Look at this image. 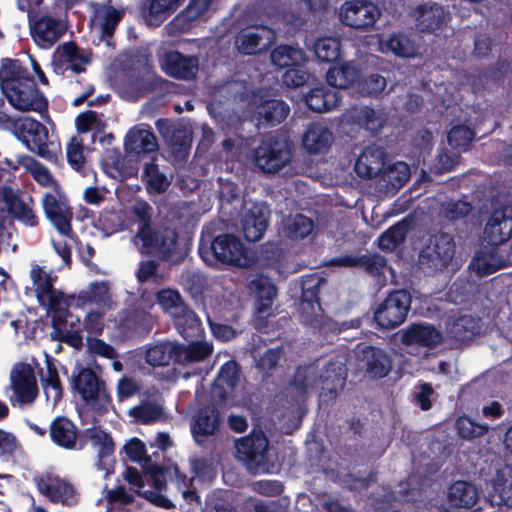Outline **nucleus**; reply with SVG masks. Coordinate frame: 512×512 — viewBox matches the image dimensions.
<instances>
[{"label":"nucleus","mask_w":512,"mask_h":512,"mask_svg":"<svg viewBox=\"0 0 512 512\" xmlns=\"http://www.w3.org/2000/svg\"><path fill=\"white\" fill-rule=\"evenodd\" d=\"M0 90L16 110L42 113L48 109V100L19 59L6 57L0 60Z\"/></svg>","instance_id":"nucleus-1"},{"label":"nucleus","mask_w":512,"mask_h":512,"mask_svg":"<svg viewBox=\"0 0 512 512\" xmlns=\"http://www.w3.org/2000/svg\"><path fill=\"white\" fill-rule=\"evenodd\" d=\"M347 378V369L338 361H329L324 371L319 374L314 364L300 365L291 379V385L299 394H306L309 389L319 386V397L323 402L333 401L343 390Z\"/></svg>","instance_id":"nucleus-2"},{"label":"nucleus","mask_w":512,"mask_h":512,"mask_svg":"<svg viewBox=\"0 0 512 512\" xmlns=\"http://www.w3.org/2000/svg\"><path fill=\"white\" fill-rule=\"evenodd\" d=\"M201 259L210 266H233L249 268L254 262L252 252L244 246L240 238L222 233L217 236L201 233L198 245Z\"/></svg>","instance_id":"nucleus-3"},{"label":"nucleus","mask_w":512,"mask_h":512,"mask_svg":"<svg viewBox=\"0 0 512 512\" xmlns=\"http://www.w3.org/2000/svg\"><path fill=\"white\" fill-rule=\"evenodd\" d=\"M213 352L212 345L207 342L183 344L177 341H161L146 347L145 362L151 367H164L170 363L186 366L202 362Z\"/></svg>","instance_id":"nucleus-4"},{"label":"nucleus","mask_w":512,"mask_h":512,"mask_svg":"<svg viewBox=\"0 0 512 512\" xmlns=\"http://www.w3.org/2000/svg\"><path fill=\"white\" fill-rule=\"evenodd\" d=\"M74 394L99 415L108 413L112 397L105 380L90 367L77 366L70 379Z\"/></svg>","instance_id":"nucleus-5"},{"label":"nucleus","mask_w":512,"mask_h":512,"mask_svg":"<svg viewBox=\"0 0 512 512\" xmlns=\"http://www.w3.org/2000/svg\"><path fill=\"white\" fill-rule=\"evenodd\" d=\"M138 238L141 242V253L165 263L180 264L185 259L179 242V233L175 228L158 225Z\"/></svg>","instance_id":"nucleus-6"},{"label":"nucleus","mask_w":512,"mask_h":512,"mask_svg":"<svg viewBox=\"0 0 512 512\" xmlns=\"http://www.w3.org/2000/svg\"><path fill=\"white\" fill-rule=\"evenodd\" d=\"M239 459L252 474H273L277 465L269 453V440L262 430H253L236 442Z\"/></svg>","instance_id":"nucleus-7"},{"label":"nucleus","mask_w":512,"mask_h":512,"mask_svg":"<svg viewBox=\"0 0 512 512\" xmlns=\"http://www.w3.org/2000/svg\"><path fill=\"white\" fill-rule=\"evenodd\" d=\"M326 283L327 280L317 273L304 275L301 278L300 320L312 329H322L324 311L320 293L322 286Z\"/></svg>","instance_id":"nucleus-8"},{"label":"nucleus","mask_w":512,"mask_h":512,"mask_svg":"<svg viewBox=\"0 0 512 512\" xmlns=\"http://www.w3.org/2000/svg\"><path fill=\"white\" fill-rule=\"evenodd\" d=\"M411 303L412 297L407 290L391 291L374 310L373 320L376 328L389 331L399 327L406 320Z\"/></svg>","instance_id":"nucleus-9"},{"label":"nucleus","mask_w":512,"mask_h":512,"mask_svg":"<svg viewBox=\"0 0 512 512\" xmlns=\"http://www.w3.org/2000/svg\"><path fill=\"white\" fill-rule=\"evenodd\" d=\"M14 134L26 148L46 160L57 158L54 143L49 141L47 127L32 117H22L14 122Z\"/></svg>","instance_id":"nucleus-10"},{"label":"nucleus","mask_w":512,"mask_h":512,"mask_svg":"<svg viewBox=\"0 0 512 512\" xmlns=\"http://www.w3.org/2000/svg\"><path fill=\"white\" fill-rule=\"evenodd\" d=\"M456 252L453 235L439 231L429 237L427 244L419 253L418 263L431 272L444 271L451 264Z\"/></svg>","instance_id":"nucleus-11"},{"label":"nucleus","mask_w":512,"mask_h":512,"mask_svg":"<svg viewBox=\"0 0 512 512\" xmlns=\"http://www.w3.org/2000/svg\"><path fill=\"white\" fill-rule=\"evenodd\" d=\"M291 144L276 136L265 137L253 151L255 166L266 174H276L292 159Z\"/></svg>","instance_id":"nucleus-12"},{"label":"nucleus","mask_w":512,"mask_h":512,"mask_svg":"<svg viewBox=\"0 0 512 512\" xmlns=\"http://www.w3.org/2000/svg\"><path fill=\"white\" fill-rule=\"evenodd\" d=\"M484 239L491 246L494 257L503 253V248L512 239V208L503 207L494 210L490 215L485 228Z\"/></svg>","instance_id":"nucleus-13"},{"label":"nucleus","mask_w":512,"mask_h":512,"mask_svg":"<svg viewBox=\"0 0 512 512\" xmlns=\"http://www.w3.org/2000/svg\"><path fill=\"white\" fill-rule=\"evenodd\" d=\"M380 15V9L370 0H346L339 11L345 26L363 31L372 28Z\"/></svg>","instance_id":"nucleus-14"},{"label":"nucleus","mask_w":512,"mask_h":512,"mask_svg":"<svg viewBox=\"0 0 512 512\" xmlns=\"http://www.w3.org/2000/svg\"><path fill=\"white\" fill-rule=\"evenodd\" d=\"M276 40V32L266 25L242 28L235 36V47L242 55H256L269 49Z\"/></svg>","instance_id":"nucleus-15"},{"label":"nucleus","mask_w":512,"mask_h":512,"mask_svg":"<svg viewBox=\"0 0 512 512\" xmlns=\"http://www.w3.org/2000/svg\"><path fill=\"white\" fill-rule=\"evenodd\" d=\"M159 63L166 75L178 80H193L199 70L198 56L185 55L178 50L166 51Z\"/></svg>","instance_id":"nucleus-16"},{"label":"nucleus","mask_w":512,"mask_h":512,"mask_svg":"<svg viewBox=\"0 0 512 512\" xmlns=\"http://www.w3.org/2000/svg\"><path fill=\"white\" fill-rule=\"evenodd\" d=\"M357 355L366 373L371 378L382 379L393 368V360L383 348L360 343L357 345Z\"/></svg>","instance_id":"nucleus-17"},{"label":"nucleus","mask_w":512,"mask_h":512,"mask_svg":"<svg viewBox=\"0 0 512 512\" xmlns=\"http://www.w3.org/2000/svg\"><path fill=\"white\" fill-rule=\"evenodd\" d=\"M42 206L47 219L55 229L60 234L72 238L74 235L71 225L73 211L66 201L58 199L51 193H47L43 198Z\"/></svg>","instance_id":"nucleus-18"},{"label":"nucleus","mask_w":512,"mask_h":512,"mask_svg":"<svg viewBox=\"0 0 512 512\" xmlns=\"http://www.w3.org/2000/svg\"><path fill=\"white\" fill-rule=\"evenodd\" d=\"M39 492L53 503L74 506L78 503V493L68 481L56 477H47L37 482Z\"/></svg>","instance_id":"nucleus-19"},{"label":"nucleus","mask_w":512,"mask_h":512,"mask_svg":"<svg viewBox=\"0 0 512 512\" xmlns=\"http://www.w3.org/2000/svg\"><path fill=\"white\" fill-rule=\"evenodd\" d=\"M270 211L265 203H254L242 219L244 238L249 242L261 240L268 228Z\"/></svg>","instance_id":"nucleus-20"},{"label":"nucleus","mask_w":512,"mask_h":512,"mask_svg":"<svg viewBox=\"0 0 512 512\" xmlns=\"http://www.w3.org/2000/svg\"><path fill=\"white\" fill-rule=\"evenodd\" d=\"M386 153L383 147L370 145L365 147L354 164L356 175L363 179L377 177L385 166Z\"/></svg>","instance_id":"nucleus-21"},{"label":"nucleus","mask_w":512,"mask_h":512,"mask_svg":"<svg viewBox=\"0 0 512 512\" xmlns=\"http://www.w3.org/2000/svg\"><path fill=\"white\" fill-rule=\"evenodd\" d=\"M443 340L442 333L434 325L426 322L410 324L402 331L401 342L404 345H419L434 348Z\"/></svg>","instance_id":"nucleus-22"},{"label":"nucleus","mask_w":512,"mask_h":512,"mask_svg":"<svg viewBox=\"0 0 512 512\" xmlns=\"http://www.w3.org/2000/svg\"><path fill=\"white\" fill-rule=\"evenodd\" d=\"M124 149L128 154L140 157L158 151V142L155 134L146 128H131L125 136Z\"/></svg>","instance_id":"nucleus-23"},{"label":"nucleus","mask_w":512,"mask_h":512,"mask_svg":"<svg viewBox=\"0 0 512 512\" xmlns=\"http://www.w3.org/2000/svg\"><path fill=\"white\" fill-rule=\"evenodd\" d=\"M220 423V411L215 404L202 407L191 425V432L195 441L201 443L203 438L214 435L219 430Z\"/></svg>","instance_id":"nucleus-24"},{"label":"nucleus","mask_w":512,"mask_h":512,"mask_svg":"<svg viewBox=\"0 0 512 512\" xmlns=\"http://www.w3.org/2000/svg\"><path fill=\"white\" fill-rule=\"evenodd\" d=\"M66 28L60 20L44 15L31 25V34L36 43L42 47H51L64 34Z\"/></svg>","instance_id":"nucleus-25"},{"label":"nucleus","mask_w":512,"mask_h":512,"mask_svg":"<svg viewBox=\"0 0 512 512\" xmlns=\"http://www.w3.org/2000/svg\"><path fill=\"white\" fill-rule=\"evenodd\" d=\"M184 0H145L141 16L146 25L160 27L181 5Z\"/></svg>","instance_id":"nucleus-26"},{"label":"nucleus","mask_w":512,"mask_h":512,"mask_svg":"<svg viewBox=\"0 0 512 512\" xmlns=\"http://www.w3.org/2000/svg\"><path fill=\"white\" fill-rule=\"evenodd\" d=\"M50 438L57 446L73 450L77 448V440H80L78 428L68 417L57 416L49 426Z\"/></svg>","instance_id":"nucleus-27"},{"label":"nucleus","mask_w":512,"mask_h":512,"mask_svg":"<svg viewBox=\"0 0 512 512\" xmlns=\"http://www.w3.org/2000/svg\"><path fill=\"white\" fill-rule=\"evenodd\" d=\"M173 317V323L178 333L188 342H201L204 330L198 315L188 305L183 311H178Z\"/></svg>","instance_id":"nucleus-28"},{"label":"nucleus","mask_w":512,"mask_h":512,"mask_svg":"<svg viewBox=\"0 0 512 512\" xmlns=\"http://www.w3.org/2000/svg\"><path fill=\"white\" fill-rule=\"evenodd\" d=\"M12 388L21 404H30L38 396L36 377L29 365L24 366L11 377Z\"/></svg>","instance_id":"nucleus-29"},{"label":"nucleus","mask_w":512,"mask_h":512,"mask_svg":"<svg viewBox=\"0 0 512 512\" xmlns=\"http://www.w3.org/2000/svg\"><path fill=\"white\" fill-rule=\"evenodd\" d=\"M285 356L282 346L268 348L255 360V369L260 375V382L264 385L273 384L275 374L281 369V360Z\"/></svg>","instance_id":"nucleus-30"},{"label":"nucleus","mask_w":512,"mask_h":512,"mask_svg":"<svg viewBox=\"0 0 512 512\" xmlns=\"http://www.w3.org/2000/svg\"><path fill=\"white\" fill-rule=\"evenodd\" d=\"M416 27L420 32H434L441 28L444 19V8L437 3H424L415 9Z\"/></svg>","instance_id":"nucleus-31"},{"label":"nucleus","mask_w":512,"mask_h":512,"mask_svg":"<svg viewBox=\"0 0 512 512\" xmlns=\"http://www.w3.org/2000/svg\"><path fill=\"white\" fill-rule=\"evenodd\" d=\"M448 500L456 508L478 510L479 492L475 485L467 481H456L448 490Z\"/></svg>","instance_id":"nucleus-32"},{"label":"nucleus","mask_w":512,"mask_h":512,"mask_svg":"<svg viewBox=\"0 0 512 512\" xmlns=\"http://www.w3.org/2000/svg\"><path fill=\"white\" fill-rule=\"evenodd\" d=\"M152 326L150 314L140 309L128 311L120 322L121 331L126 337H145Z\"/></svg>","instance_id":"nucleus-33"},{"label":"nucleus","mask_w":512,"mask_h":512,"mask_svg":"<svg viewBox=\"0 0 512 512\" xmlns=\"http://www.w3.org/2000/svg\"><path fill=\"white\" fill-rule=\"evenodd\" d=\"M251 289L256 293V312L258 315H270V311L277 295V288L270 278L259 275L250 283Z\"/></svg>","instance_id":"nucleus-34"},{"label":"nucleus","mask_w":512,"mask_h":512,"mask_svg":"<svg viewBox=\"0 0 512 512\" xmlns=\"http://www.w3.org/2000/svg\"><path fill=\"white\" fill-rule=\"evenodd\" d=\"M333 141L332 132L321 123H311L303 136V146L310 154L328 150Z\"/></svg>","instance_id":"nucleus-35"},{"label":"nucleus","mask_w":512,"mask_h":512,"mask_svg":"<svg viewBox=\"0 0 512 512\" xmlns=\"http://www.w3.org/2000/svg\"><path fill=\"white\" fill-rule=\"evenodd\" d=\"M481 318L472 315H460L448 326L447 333L455 341L465 343L480 333Z\"/></svg>","instance_id":"nucleus-36"},{"label":"nucleus","mask_w":512,"mask_h":512,"mask_svg":"<svg viewBox=\"0 0 512 512\" xmlns=\"http://www.w3.org/2000/svg\"><path fill=\"white\" fill-rule=\"evenodd\" d=\"M353 123L376 135L387 122V116L382 110L374 109L370 106H363L354 109L350 115Z\"/></svg>","instance_id":"nucleus-37"},{"label":"nucleus","mask_w":512,"mask_h":512,"mask_svg":"<svg viewBox=\"0 0 512 512\" xmlns=\"http://www.w3.org/2000/svg\"><path fill=\"white\" fill-rule=\"evenodd\" d=\"M289 112V105L281 99H269L257 107L258 121L268 127L280 124Z\"/></svg>","instance_id":"nucleus-38"},{"label":"nucleus","mask_w":512,"mask_h":512,"mask_svg":"<svg viewBox=\"0 0 512 512\" xmlns=\"http://www.w3.org/2000/svg\"><path fill=\"white\" fill-rule=\"evenodd\" d=\"M46 373L41 374L42 387L46 399L51 400L55 406L63 398L64 389L59 377L58 369L55 364V359L46 357Z\"/></svg>","instance_id":"nucleus-39"},{"label":"nucleus","mask_w":512,"mask_h":512,"mask_svg":"<svg viewBox=\"0 0 512 512\" xmlns=\"http://www.w3.org/2000/svg\"><path fill=\"white\" fill-rule=\"evenodd\" d=\"M411 225V220L404 218L381 233L377 239L380 250L385 252L394 251L405 241Z\"/></svg>","instance_id":"nucleus-40"},{"label":"nucleus","mask_w":512,"mask_h":512,"mask_svg":"<svg viewBox=\"0 0 512 512\" xmlns=\"http://www.w3.org/2000/svg\"><path fill=\"white\" fill-rule=\"evenodd\" d=\"M337 92L323 86L311 89L305 96L307 107L317 113L331 111L339 105Z\"/></svg>","instance_id":"nucleus-41"},{"label":"nucleus","mask_w":512,"mask_h":512,"mask_svg":"<svg viewBox=\"0 0 512 512\" xmlns=\"http://www.w3.org/2000/svg\"><path fill=\"white\" fill-rule=\"evenodd\" d=\"M156 161L157 157L152 156L150 161L145 163L141 180L148 193L162 194L167 191L171 182L165 173L160 171Z\"/></svg>","instance_id":"nucleus-42"},{"label":"nucleus","mask_w":512,"mask_h":512,"mask_svg":"<svg viewBox=\"0 0 512 512\" xmlns=\"http://www.w3.org/2000/svg\"><path fill=\"white\" fill-rule=\"evenodd\" d=\"M30 278L35 286V293L39 304L44 305L46 300L60 293L54 288L56 277L46 273L38 264L32 265Z\"/></svg>","instance_id":"nucleus-43"},{"label":"nucleus","mask_w":512,"mask_h":512,"mask_svg":"<svg viewBox=\"0 0 512 512\" xmlns=\"http://www.w3.org/2000/svg\"><path fill=\"white\" fill-rule=\"evenodd\" d=\"M271 62L279 68H290L298 64H305L307 57L305 52L291 45H279L270 54Z\"/></svg>","instance_id":"nucleus-44"},{"label":"nucleus","mask_w":512,"mask_h":512,"mask_svg":"<svg viewBox=\"0 0 512 512\" xmlns=\"http://www.w3.org/2000/svg\"><path fill=\"white\" fill-rule=\"evenodd\" d=\"M492 491L489 492L488 500L491 505L507 506L512 508V475L506 477L498 472L491 482Z\"/></svg>","instance_id":"nucleus-45"},{"label":"nucleus","mask_w":512,"mask_h":512,"mask_svg":"<svg viewBox=\"0 0 512 512\" xmlns=\"http://www.w3.org/2000/svg\"><path fill=\"white\" fill-rule=\"evenodd\" d=\"M83 438L90 440L93 445L98 447V456L100 459L108 457L114 452L112 437L100 427H91L83 431L80 436L78 449H82L85 445Z\"/></svg>","instance_id":"nucleus-46"},{"label":"nucleus","mask_w":512,"mask_h":512,"mask_svg":"<svg viewBox=\"0 0 512 512\" xmlns=\"http://www.w3.org/2000/svg\"><path fill=\"white\" fill-rule=\"evenodd\" d=\"M357 70L349 64L331 66L326 73V82L329 86L346 89L358 81Z\"/></svg>","instance_id":"nucleus-47"},{"label":"nucleus","mask_w":512,"mask_h":512,"mask_svg":"<svg viewBox=\"0 0 512 512\" xmlns=\"http://www.w3.org/2000/svg\"><path fill=\"white\" fill-rule=\"evenodd\" d=\"M314 53L318 61L336 63L341 58V41L336 37H321L314 43Z\"/></svg>","instance_id":"nucleus-48"},{"label":"nucleus","mask_w":512,"mask_h":512,"mask_svg":"<svg viewBox=\"0 0 512 512\" xmlns=\"http://www.w3.org/2000/svg\"><path fill=\"white\" fill-rule=\"evenodd\" d=\"M166 142L176 159L186 160L190 152L192 137L185 127L179 126Z\"/></svg>","instance_id":"nucleus-49"},{"label":"nucleus","mask_w":512,"mask_h":512,"mask_svg":"<svg viewBox=\"0 0 512 512\" xmlns=\"http://www.w3.org/2000/svg\"><path fill=\"white\" fill-rule=\"evenodd\" d=\"M455 428L458 436L464 440H473L484 436L489 431L487 424L476 423L468 416L458 417Z\"/></svg>","instance_id":"nucleus-50"},{"label":"nucleus","mask_w":512,"mask_h":512,"mask_svg":"<svg viewBox=\"0 0 512 512\" xmlns=\"http://www.w3.org/2000/svg\"><path fill=\"white\" fill-rule=\"evenodd\" d=\"M386 85V78L379 73L364 75L356 83L357 91L363 96H378L384 91Z\"/></svg>","instance_id":"nucleus-51"},{"label":"nucleus","mask_w":512,"mask_h":512,"mask_svg":"<svg viewBox=\"0 0 512 512\" xmlns=\"http://www.w3.org/2000/svg\"><path fill=\"white\" fill-rule=\"evenodd\" d=\"M156 298L163 310L169 312L172 316L178 311H183V308L187 305L179 291L175 289H162L157 293Z\"/></svg>","instance_id":"nucleus-52"},{"label":"nucleus","mask_w":512,"mask_h":512,"mask_svg":"<svg viewBox=\"0 0 512 512\" xmlns=\"http://www.w3.org/2000/svg\"><path fill=\"white\" fill-rule=\"evenodd\" d=\"M108 293H109V286L106 282L95 281L89 285L88 290L81 291L79 293L78 300L82 304L105 303L107 301V299L109 298Z\"/></svg>","instance_id":"nucleus-53"},{"label":"nucleus","mask_w":512,"mask_h":512,"mask_svg":"<svg viewBox=\"0 0 512 512\" xmlns=\"http://www.w3.org/2000/svg\"><path fill=\"white\" fill-rule=\"evenodd\" d=\"M63 294L50 297L48 301L49 310L51 311V326H66L68 318H72L69 309L62 302Z\"/></svg>","instance_id":"nucleus-54"},{"label":"nucleus","mask_w":512,"mask_h":512,"mask_svg":"<svg viewBox=\"0 0 512 512\" xmlns=\"http://www.w3.org/2000/svg\"><path fill=\"white\" fill-rule=\"evenodd\" d=\"M387 47L398 57L409 58L415 54L414 43L403 33L391 35Z\"/></svg>","instance_id":"nucleus-55"},{"label":"nucleus","mask_w":512,"mask_h":512,"mask_svg":"<svg viewBox=\"0 0 512 512\" xmlns=\"http://www.w3.org/2000/svg\"><path fill=\"white\" fill-rule=\"evenodd\" d=\"M132 213L138 221V230L136 233V238H140L141 236H143V234L141 233L142 231L147 233L148 231L154 228V226H152L153 209L147 202H138L132 208Z\"/></svg>","instance_id":"nucleus-56"},{"label":"nucleus","mask_w":512,"mask_h":512,"mask_svg":"<svg viewBox=\"0 0 512 512\" xmlns=\"http://www.w3.org/2000/svg\"><path fill=\"white\" fill-rule=\"evenodd\" d=\"M162 414V408L155 403H144L131 408L130 415L142 424H150L157 421Z\"/></svg>","instance_id":"nucleus-57"},{"label":"nucleus","mask_w":512,"mask_h":512,"mask_svg":"<svg viewBox=\"0 0 512 512\" xmlns=\"http://www.w3.org/2000/svg\"><path fill=\"white\" fill-rule=\"evenodd\" d=\"M474 139V131L465 125L453 126L447 135L448 144L456 149L465 148Z\"/></svg>","instance_id":"nucleus-58"},{"label":"nucleus","mask_w":512,"mask_h":512,"mask_svg":"<svg viewBox=\"0 0 512 512\" xmlns=\"http://www.w3.org/2000/svg\"><path fill=\"white\" fill-rule=\"evenodd\" d=\"M67 161L72 168L80 170L85 163L83 140L77 136L70 139L66 148Z\"/></svg>","instance_id":"nucleus-59"},{"label":"nucleus","mask_w":512,"mask_h":512,"mask_svg":"<svg viewBox=\"0 0 512 512\" xmlns=\"http://www.w3.org/2000/svg\"><path fill=\"white\" fill-rule=\"evenodd\" d=\"M360 263L358 267H362L364 271L373 277L384 275L386 267V259L380 254L360 255Z\"/></svg>","instance_id":"nucleus-60"},{"label":"nucleus","mask_w":512,"mask_h":512,"mask_svg":"<svg viewBox=\"0 0 512 512\" xmlns=\"http://www.w3.org/2000/svg\"><path fill=\"white\" fill-rule=\"evenodd\" d=\"M213 0H190L187 7L178 15L179 20L192 23L200 19L209 9Z\"/></svg>","instance_id":"nucleus-61"},{"label":"nucleus","mask_w":512,"mask_h":512,"mask_svg":"<svg viewBox=\"0 0 512 512\" xmlns=\"http://www.w3.org/2000/svg\"><path fill=\"white\" fill-rule=\"evenodd\" d=\"M213 0H190L187 7L178 15L179 20L192 23L200 19L209 9Z\"/></svg>","instance_id":"nucleus-62"},{"label":"nucleus","mask_w":512,"mask_h":512,"mask_svg":"<svg viewBox=\"0 0 512 512\" xmlns=\"http://www.w3.org/2000/svg\"><path fill=\"white\" fill-rule=\"evenodd\" d=\"M470 203L462 200L449 201L442 205L441 213L449 221H457L465 218L471 211Z\"/></svg>","instance_id":"nucleus-63"},{"label":"nucleus","mask_w":512,"mask_h":512,"mask_svg":"<svg viewBox=\"0 0 512 512\" xmlns=\"http://www.w3.org/2000/svg\"><path fill=\"white\" fill-rule=\"evenodd\" d=\"M288 230L291 238L304 239L312 232L313 221L303 214H296Z\"/></svg>","instance_id":"nucleus-64"}]
</instances>
